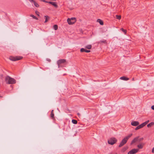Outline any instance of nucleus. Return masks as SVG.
Instances as JSON below:
<instances>
[{
  "mask_svg": "<svg viewBox=\"0 0 154 154\" xmlns=\"http://www.w3.org/2000/svg\"><path fill=\"white\" fill-rule=\"evenodd\" d=\"M144 138L143 137L139 138V136L135 137L131 141L130 145H136L137 143H140L143 140Z\"/></svg>",
  "mask_w": 154,
  "mask_h": 154,
  "instance_id": "obj_1",
  "label": "nucleus"
},
{
  "mask_svg": "<svg viewBox=\"0 0 154 154\" xmlns=\"http://www.w3.org/2000/svg\"><path fill=\"white\" fill-rule=\"evenodd\" d=\"M5 82L7 84H14L16 82V80L9 76H6L5 78Z\"/></svg>",
  "mask_w": 154,
  "mask_h": 154,
  "instance_id": "obj_2",
  "label": "nucleus"
},
{
  "mask_svg": "<svg viewBox=\"0 0 154 154\" xmlns=\"http://www.w3.org/2000/svg\"><path fill=\"white\" fill-rule=\"evenodd\" d=\"M132 134H129L128 136L125 137L121 141L119 146V147H121L125 144L127 142L128 140L132 136Z\"/></svg>",
  "mask_w": 154,
  "mask_h": 154,
  "instance_id": "obj_3",
  "label": "nucleus"
},
{
  "mask_svg": "<svg viewBox=\"0 0 154 154\" xmlns=\"http://www.w3.org/2000/svg\"><path fill=\"white\" fill-rule=\"evenodd\" d=\"M117 140L115 137H111L108 140V143L111 145H113L117 142Z\"/></svg>",
  "mask_w": 154,
  "mask_h": 154,
  "instance_id": "obj_4",
  "label": "nucleus"
},
{
  "mask_svg": "<svg viewBox=\"0 0 154 154\" xmlns=\"http://www.w3.org/2000/svg\"><path fill=\"white\" fill-rule=\"evenodd\" d=\"M23 57L22 56H10L9 59L12 61H16L22 59Z\"/></svg>",
  "mask_w": 154,
  "mask_h": 154,
  "instance_id": "obj_5",
  "label": "nucleus"
},
{
  "mask_svg": "<svg viewBox=\"0 0 154 154\" xmlns=\"http://www.w3.org/2000/svg\"><path fill=\"white\" fill-rule=\"evenodd\" d=\"M67 21L69 24H73L76 22V19L75 17H72L70 19L68 18Z\"/></svg>",
  "mask_w": 154,
  "mask_h": 154,
  "instance_id": "obj_6",
  "label": "nucleus"
},
{
  "mask_svg": "<svg viewBox=\"0 0 154 154\" xmlns=\"http://www.w3.org/2000/svg\"><path fill=\"white\" fill-rule=\"evenodd\" d=\"M66 62V60L65 59H61L58 60L57 62V63L58 65V67H60V64L63 63H64Z\"/></svg>",
  "mask_w": 154,
  "mask_h": 154,
  "instance_id": "obj_7",
  "label": "nucleus"
},
{
  "mask_svg": "<svg viewBox=\"0 0 154 154\" xmlns=\"http://www.w3.org/2000/svg\"><path fill=\"white\" fill-rule=\"evenodd\" d=\"M139 151L138 149H134L129 151L128 154H134L137 153Z\"/></svg>",
  "mask_w": 154,
  "mask_h": 154,
  "instance_id": "obj_8",
  "label": "nucleus"
},
{
  "mask_svg": "<svg viewBox=\"0 0 154 154\" xmlns=\"http://www.w3.org/2000/svg\"><path fill=\"white\" fill-rule=\"evenodd\" d=\"M145 143H140L137 145V147L139 149H142L145 145Z\"/></svg>",
  "mask_w": 154,
  "mask_h": 154,
  "instance_id": "obj_9",
  "label": "nucleus"
},
{
  "mask_svg": "<svg viewBox=\"0 0 154 154\" xmlns=\"http://www.w3.org/2000/svg\"><path fill=\"white\" fill-rule=\"evenodd\" d=\"M131 125L133 126H137L139 124V122L137 121H133L131 122Z\"/></svg>",
  "mask_w": 154,
  "mask_h": 154,
  "instance_id": "obj_10",
  "label": "nucleus"
},
{
  "mask_svg": "<svg viewBox=\"0 0 154 154\" xmlns=\"http://www.w3.org/2000/svg\"><path fill=\"white\" fill-rule=\"evenodd\" d=\"M120 79L121 80L127 81L129 79V78L125 76H122L120 78Z\"/></svg>",
  "mask_w": 154,
  "mask_h": 154,
  "instance_id": "obj_11",
  "label": "nucleus"
},
{
  "mask_svg": "<svg viewBox=\"0 0 154 154\" xmlns=\"http://www.w3.org/2000/svg\"><path fill=\"white\" fill-rule=\"evenodd\" d=\"M44 17L45 19V23L48 21V20L49 19L50 17L48 16H44Z\"/></svg>",
  "mask_w": 154,
  "mask_h": 154,
  "instance_id": "obj_12",
  "label": "nucleus"
},
{
  "mask_svg": "<svg viewBox=\"0 0 154 154\" xmlns=\"http://www.w3.org/2000/svg\"><path fill=\"white\" fill-rule=\"evenodd\" d=\"M97 21L99 22L101 25H103V21L100 19H98Z\"/></svg>",
  "mask_w": 154,
  "mask_h": 154,
  "instance_id": "obj_13",
  "label": "nucleus"
},
{
  "mask_svg": "<svg viewBox=\"0 0 154 154\" xmlns=\"http://www.w3.org/2000/svg\"><path fill=\"white\" fill-rule=\"evenodd\" d=\"M53 111H54L53 110H52V111H51V117L53 119L54 118V114L53 113Z\"/></svg>",
  "mask_w": 154,
  "mask_h": 154,
  "instance_id": "obj_14",
  "label": "nucleus"
},
{
  "mask_svg": "<svg viewBox=\"0 0 154 154\" xmlns=\"http://www.w3.org/2000/svg\"><path fill=\"white\" fill-rule=\"evenodd\" d=\"M154 124V123L153 122H152L150 123H149V124H148L147 125V126L148 128L150 127Z\"/></svg>",
  "mask_w": 154,
  "mask_h": 154,
  "instance_id": "obj_15",
  "label": "nucleus"
},
{
  "mask_svg": "<svg viewBox=\"0 0 154 154\" xmlns=\"http://www.w3.org/2000/svg\"><path fill=\"white\" fill-rule=\"evenodd\" d=\"M51 3L52 4H51V5H53L55 7H56V8L58 6L57 5L56 2H52Z\"/></svg>",
  "mask_w": 154,
  "mask_h": 154,
  "instance_id": "obj_16",
  "label": "nucleus"
},
{
  "mask_svg": "<svg viewBox=\"0 0 154 154\" xmlns=\"http://www.w3.org/2000/svg\"><path fill=\"white\" fill-rule=\"evenodd\" d=\"M127 149V148L126 147H123L121 150V152H125Z\"/></svg>",
  "mask_w": 154,
  "mask_h": 154,
  "instance_id": "obj_17",
  "label": "nucleus"
},
{
  "mask_svg": "<svg viewBox=\"0 0 154 154\" xmlns=\"http://www.w3.org/2000/svg\"><path fill=\"white\" fill-rule=\"evenodd\" d=\"M72 122L73 124H76L77 123V121L75 119H72Z\"/></svg>",
  "mask_w": 154,
  "mask_h": 154,
  "instance_id": "obj_18",
  "label": "nucleus"
},
{
  "mask_svg": "<svg viewBox=\"0 0 154 154\" xmlns=\"http://www.w3.org/2000/svg\"><path fill=\"white\" fill-rule=\"evenodd\" d=\"M91 48H92V46L91 45H88L86 47V48L88 49H91Z\"/></svg>",
  "mask_w": 154,
  "mask_h": 154,
  "instance_id": "obj_19",
  "label": "nucleus"
},
{
  "mask_svg": "<svg viewBox=\"0 0 154 154\" xmlns=\"http://www.w3.org/2000/svg\"><path fill=\"white\" fill-rule=\"evenodd\" d=\"M99 43H106V40H101L99 42Z\"/></svg>",
  "mask_w": 154,
  "mask_h": 154,
  "instance_id": "obj_20",
  "label": "nucleus"
},
{
  "mask_svg": "<svg viewBox=\"0 0 154 154\" xmlns=\"http://www.w3.org/2000/svg\"><path fill=\"white\" fill-rule=\"evenodd\" d=\"M34 4L35 6L36 7H39V5L35 1V2H34Z\"/></svg>",
  "mask_w": 154,
  "mask_h": 154,
  "instance_id": "obj_21",
  "label": "nucleus"
},
{
  "mask_svg": "<svg viewBox=\"0 0 154 154\" xmlns=\"http://www.w3.org/2000/svg\"><path fill=\"white\" fill-rule=\"evenodd\" d=\"M30 17H32L33 19H35L37 20H38V18L33 15L31 14L30 15Z\"/></svg>",
  "mask_w": 154,
  "mask_h": 154,
  "instance_id": "obj_22",
  "label": "nucleus"
},
{
  "mask_svg": "<svg viewBox=\"0 0 154 154\" xmlns=\"http://www.w3.org/2000/svg\"><path fill=\"white\" fill-rule=\"evenodd\" d=\"M53 27L55 30H57L58 29V26L57 25H55L53 26Z\"/></svg>",
  "mask_w": 154,
  "mask_h": 154,
  "instance_id": "obj_23",
  "label": "nucleus"
},
{
  "mask_svg": "<svg viewBox=\"0 0 154 154\" xmlns=\"http://www.w3.org/2000/svg\"><path fill=\"white\" fill-rule=\"evenodd\" d=\"M116 18L118 20H120L121 19V16L120 15H116Z\"/></svg>",
  "mask_w": 154,
  "mask_h": 154,
  "instance_id": "obj_24",
  "label": "nucleus"
},
{
  "mask_svg": "<svg viewBox=\"0 0 154 154\" xmlns=\"http://www.w3.org/2000/svg\"><path fill=\"white\" fill-rule=\"evenodd\" d=\"M140 126L141 128H143V127H144L145 126V124L144 123V122L141 125H139Z\"/></svg>",
  "mask_w": 154,
  "mask_h": 154,
  "instance_id": "obj_25",
  "label": "nucleus"
},
{
  "mask_svg": "<svg viewBox=\"0 0 154 154\" xmlns=\"http://www.w3.org/2000/svg\"><path fill=\"white\" fill-rule=\"evenodd\" d=\"M121 30L125 33V34L126 33L127 31L126 30L122 28H121Z\"/></svg>",
  "mask_w": 154,
  "mask_h": 154,
  "instance_id": "obj_26",
  "label": "nucleus"
},
{
  "mask_svg": "<svg viewBox=\"0 0 154 154\" xmlns=\"http://www.w3.org/2000/svg\"><path fill=\"white\" fill-rule=\"evenodd\" d=\"M85 49L84 48H82L80 50L81 52H85Z\"/></svg>",
  "mask_w": 154,
  "mask_h": 154,
  "instance_id": "obj_27",
  "label": "nucleus"
},
{
  "mask_svg": "<svg viewBox=\"0 0 154 154\" xmlns=\"http://www.w3.org/2000/svg\"><path fill=\"white\" fill-rule=\"evenodd\" d=\"M141 128L140 126L139 125L136 128H135V130H137Z\"/></svg>",
  "mask_w": 154,
  "mask_h": 154,
  "instance_id": "obj_28",
  "label": "nucleus"
},
{
  "mask_svg": "<svg viewBox=\"0 0 154 154\" xmlns=\"http://www.w3.org/2000/svg\"><path fill=\"white\" fill-rule=\"evenodd\" d=\"M149 122V121L148 120L145 122H144V123L145 124V125H146Z\"/></svg>",
  "mask_w": 154,
  "mask_h": 154,
  "instance_id": "obj_29",
  "label": "nucleus"
},
{
  "mask_svg": "<svg viewBox=\"0 0 154 154\" xmlns=\"http://www.w3.org/2000/svg\"><path fill=\"white\" fill-rule=\"evenodd\" d=\"M90 52V51L89 50H85V52L87 53H89Z\"/></svg>",
  "mask_w": 154,
  "mask_h": 154,
  "instance_id": "obj_30",
  "label": "nucleus"
},
{
  "mask_svg": "<svg viewBox=\"0 0 154 154\" xmlns=\"http://www.w3.org/2000/svg\"><path fill=\"white\" fill-rule=\"evenodd\" d=\"M35 13L37 15H38V16H39V12L38 11H35Z\"/></svg>",
  "mask_w": 154,
  "mask_h": 154,
  "instance_id": "obj_31",
  "label": "nucleus"
},
{
  "mask_svg": "<svg viewBox=\"0 0 154 154\" xmlns=\"http://www.w3.org/2000/svg\"><path fill=\"white\" fill-rule=\"evenodd\" d=\"M109 154H117V153L115 152H111Z\"/></svg>",
  "mask_w": 154,
  "mask_h": 154,
  "instance_id": "obj_32",
  "label": "nucleus"
},
{
  "mask_svg": "<svg viewBox=\"0 0 154 154\" xmlns=\"http://www.w3.org/2000/svg\"><path fill=\"white\" fill-rule=\"evenodd\" d=\"M152 153H154V147L152 149Z\"/></svg>",
  "mask_w": 154,
  "mask_h": 154,
  "instance_id": "obj_33",
  "label": "nucleus"
},
{
  "mask_svg": "<svg viewBox=\"0 0 154 154\" xmlns=\"http://www.w3.org/2000/svg\"><path fill=\"white\" fill-rule=\"evenodd\" d=\"M29 1L31 2H33L34 3V2L35 1L34 0H29Z\"/></svg>",
  "mask_w": 154,
  "mask_h": 154,
  "instance_id": "obj_34",
  "label": "nucleus"
},
{
  "mask_svg": "<svg viewBox=\"0 0 154 154\" xmlns=\"http://www.w3.org/2000/svg\"><path fill=\"white\" fill-rule=\"evenodd\" d=\"M41 1L44 2H45V3H47V1H46L45 0H41Z\"/></svg>",
  "mask_w": 154,
  "mask_h": 154,
  "instance_id": "obj_35",
  "label": "nucleus"
},
{
  "mask_svg": "<svg viewBox=\"0 0 154 154\" xmlns=\"http://www.w3.org/2000/svg\"><path fill=\"white\" fill-rule=\"evenodd\" d=\"M52 2L47 1V3H48L50 4H52L51 3Z\"/></svg>",
  "mask_w": 154,
  "mask_h": 154,
  "instance_id": "obj_36",
  "label": "nucleus"
},
{
  "mask_svg": "<svg viewBox=\"0 0 154 154\" xmlns=\"http://www.w3.org/2000/svg\"><path fill=\"white\" fill-rule=\"evenodd\" d=\"M47 60L48 62H50L51 61V60L49 59H46Z\"/></svg>",
  "mask_w": 154,
  "mask_h": 154,
  "instance_id": "obj_37",
  "label": "nucleus"
},
{
  "mask_svg": "<svg viewBox=\"0 0 154 154\" xmlns=\"http://www.w3.org/2000/svg\"><path fill=\"white\" fill-rule=\"evenodd\" d=\"M151 108L152 109L154 110V105H153L152 106Z\"/></svg>",
  "mask_w": 154,
  "mask_h": 154,
  "instance_id": "obj_38",
  "label": "nucleus"
},
{
  "mask_svg": "<svg viewBox=\"0 0 154 154\" xmlns=\"http://www.w3.org/2000/svg\"><path fill=\"white\" fill-rule=\"evenodd\" d=\"M77 114L79 117H80V113H78Z\"/></svg>",
  "mask_w": 154,
  "mask_h": 154,
  "instance_id": "obj_39",
  "label": "nucleus"
},
{
  "mask_svg": "<svg viewBox=\"0 0 154 154\" xmlns=\"http://www.w3.org/2000/svg\"><path fill=\"white\" fill-rule=\"evenodd\" d=\"M134 78H132V80L133 81H134Z\"/></svg>",
  "mask_w": 154,
  "mask_h": 154,
  "instance_id": "obj_40",
  "label": "nucleus"
}]
</instances>
